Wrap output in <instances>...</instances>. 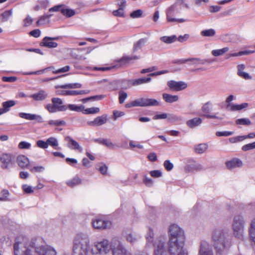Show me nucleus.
Returning <instances> with one entry per match:
<instances>
[{
  "label": "nucleus",
  "mask_w": 255,
  "mask_h": 255,
  "mask_svg": "<svg viewBox=\"0 0 255 255\" xmlns=\"http://www.w3.org/2000/svg\"><path fill=\"white\" fill-rule=\"evenodd\" d=\"M14 255H57L55 250L44 243L39 238L28 240L24 236L15 239L13 244Z\"/></svg>",
  "instance_id": "obj_1"
},
{
  "label": "nucleus",
  "mask_w": 255,
  "mask_h": 255,
  "mask_svg": "<svg viewBox=\"0 0 255 255\" xmlns=\"http://www.w3.org/2000/svg\"><path fill=\"white\" fill-rule=\"evenodd\" d=\"M94 248L90 245L89 236L85 233L76 234L72 240L71 254H64V255H94Z\"/></svg>",
  "instance_id": "obj_2"
},
{
  "label": "nucleus",
  "mask_w": 255,
  "mask_h": 255,
  "mask_svg": "<svg viewBox=\"0 0 255 255\" xmlns=\"http://www.w3.org/2000/svg\"><path fill=\"white\" fill-rule=\"evenodd\" d=\"M228 232L223 229H217L213 231L212 240L213 246L218 253L224 252L230 245L228 239Z\"/></svg>",
  "instance_id": "obj_3"
},
{
  "label": "nucleus",
  "mask_w": 255,
  "mask_h": 255,
  "mask_svg": "<svg viewBox=\"0 0 255 255\" xmlns=\"http://www.w3.org/2000/svg\"><path fill=\"white\" fill-rule=\"evenodd\" d=\"M245 220L241 215H235L232 222V229L234 236L242 239L244 233Z\"/></svg>",
  "instance_id": "obj_4"
},
{
  "label": "nucleus",
  "mask_w": 255,
  "mask_h": 255,
  "mask_svg": "<svg viewBox=\"0 0 255 255\" xmlns=\"http://www.w3.org/2000/svg\"><path fill=\"white\" fill-rule=\"evenodd\" d=\"M168 240L185 242L184 230L176 224L170 225L168 229Z\"/></svg>",
  "instance_id": "obj_5"
},
{
  "label": "nucleus",
  "mask_w": 255,
  "mask_h": 255,
  "mask_svg": "<svg viewBox=\"0 0 255 255\" xmlns=\"http://www.w3.org/2000/svg\"><path fill=\"white\" fill-rule=\"evenodd\" d=\"M159 103L156 100L145 97H142L136 99L132 102L127 103L125 105L127 108H130L134 107H150L157 106Z\"/></svg>",
  "instance_id": "obj_6"
},
{
  "label": "nucleus",
  "mask_w": 255,
  "mask_h": 255,
  "mask_svg": "<svg viewBox=\"0 0 255 255\" xmlns=\"http://www.w3.org/2000/svg\"><path fill=\"white\" fill-rule=\"evenodd\" d=\"M111 249L112 255H130V253L126 249L118 237L111 239Z\"/></svg>",
  "instance_id": "obj_7"
},
{
  "label": "nucleus",
  "mask_w": 255,
  "mask_h": 255,
  "mask_svg": "<svg viewBox=\"0 0 255 255\" xmlns=\"http://www.w3.org/2000/svg\"><path fill=\"white\" fill-rule=\"evenodd\" d=\"M166 237L165 235L158 237L155 239L153 246L154 247V255H168L167 249L165 247Z\"/></svg>",
  "instance_id": "obj_8"
},
{
  "label": "nucleus",
  "mask_w": 255,
  "mask_h": 255,
  "mask_svg": "<svg viewBox=\"0 0 255 255\" xmlns=\"http://www.w3.org/2000/svg\"><path fill=\"white\" fill-rule=\"evenodd\" d=\"M111 240L109 241L107 239H103L102 240L94 243V247L96 251L94 249L95 254L97 255H107L111 251Z\"/></svg>",
  "instance_id": "obj_9"
},
{
  "label": "nucleus",
  "mask_w": 255,
  "mask_h": 255,
  "mask_svg": "<svg viewBox=\"0 0 255 255\" xmlns=\"http://www.w3.org/2000/svg\"><path fill=\"white\" fill-rule=\"evenodd\" d=\"M52 104H48L45 106V109L50 113L57 112H65L67 110V106L63 104L62 99L59 98L51 99Z\"/></svg>",
  "instance_id": "obj_10"
},
{
  "label": "nucleus",
  "mask_w": 255,
  "mask_h": 255,
  "mask_svg": "<svg viewBox=\"0 0 255 255\" xmlns=\"http://www.w3.org/2000/svg\"><path fill=\"white\" fill-rule=\"evenodd\" d=\"M185 242L169 240L167 242L168 255H178L186 250L184 249Z\"/></svg>",
  "instance_id": "obj_11"
},
{
  "label": "nucleus",
  "mask_w": 255,
  "mask_h": 255,
  "mask_svg": "<svg viewBox=\"0 0 255 255\" xmlns=\"http://www.w3.org/2000/svg\"><path fill=\"white\" fill-rule=\"evenodd\" d=\"M14 164V156L9 153L0 155V167L2 169H9Z\"/></svg>",
  "instance_id": "obj_12"
},
{
  "label": "nucleus",
  "mask_w": 255,
  "mask_h": 255,
  "mask_svg": "<svg viewBox=\"0 0 255 255\" xmlns=\"http://www.w3.org/2000/svg\"><path fill=\"white\" fill-rule=\"evenodd\" d=\"M180 12L179 8L176 6V4H174L169 7L166 11V18L168 22H184L186 21L184 18H175L174 17L176 16Z\"/></svg>",
  "instance_id": "obj_13"
},
{
  "label": "nucleus",
  "mask_w": 255,
  "mask_h": 255,
  "mask_svg": "<svg viewBox=\"0 0 255 255\" xmlns=\"http://www.w3.org/2000/svg\"><path fill=\"white\" fill-rule=\"evenodd\" d=\"M235 97L233 95H231L228 97L226 100V102L228 103L227 109L230 111H240L244 109H246L248 107V104L247 103H242L240 105L231 104L230 103L233 101Z\"/></svg>",
  "instance_id": "obj_14"
},
{
  "label": "nucleus",
  "mask_w": 255,
  "mask_h": 255,
  "mask_svg": "<svg viewBox=\"0 0 255 255\" xmlns=\"http://www.w3.org/2000/svg\"><path fill=\"white\" fill-rule=\"evenodd\" d=\"M70 67L69 66H66L61 68H60L56 70H53V73L54 74H58L60 73H64L68 72L70 70ZM48 70H54V67L53 66L49 67L46 68L45 69L38 70L35 72H25L23 74L25 75H40L43 74L45 71H47Z\"/></svg>",
  "instance_id": "obj_15"
},
{
  "label": "nucleus",
  "mask_w": 255,
  "mask_h": 255,
  "mask_svg": "<svg viewBox=\"0 0 255 255\" xmlns=\"http://www.w3.org/2000/svg\"><path fill=\"white\" fill-rule=\"evenodd\" d=\"M185 170L188 172L200 171L205 169L204 166L197 162L193 159L189 160L188 163L184 167Z\"/></svg>",
  "instance_id": "obj_16"
},
{
  "label": "nucleus",
  "mask_w": 255,
  "mask_h": 255,
  "mask_svg": "<svg viewBox=\"0 0 255 255\" xmlns=\"http://www.w3.org/2000/svg\"><path fill=\"white\" fill-rule=\"evenodd\" d=\"M92 226L95 229L105 230L111 228L112 223L109 221L95 219L92 221Z\"/></svg>",
  "instance_id": "obj_17"
},
{
  "label": "nucleus",
  "mask_w": 255,
  "mask_h": 255,
  "mask_svg": "<svg viewBox=\"0 0 255 255\" xmlns=\"http://www.w3.org/2000/svg\"><path fill=\"white\" fill-rule=\"evenodd\" d=\"M167 85L171 90L174 91H182L187 87V84L183 81L170 80L167 82Z\"/></svg>",
  "instance_id": "obj_18"
},
{
  "label": "nucleus",
  "mask_w": 255,
  "mask_h": 255,
  "mask_svg": "<svg viewBox=\"0 0 255 255\" xmlns=\"http://www.w3.org/2000/svg\"><path fill=\"white\" fill-rule=\"evenodd\" d=\"M65 140L67 142V146L69 148L72 150H76L79 152H82V147L80 145L78 142L73 139L71 137L67 136L65 138Z\"/></svg>",
  "instance_id": "obj_19"
},
{
  "label": "nucleus",
  "mask_w": 255,
  "mask_h": 255,
  "mask_svg": "<svg viewBox=\"0 0 255 255\" xmlns=\"http://www.w3.org/2000/svg\"><path fill=\"white\" fill-rule=\"evenodd\" d=\"M198 255H213L212 248L208 243L206 241L201 243Z\"/></svg>",
  "instance_id": "obj_20"
},
{
  "label": "nucleus",
  "mask_w": 255,
  "mask_h": 255,
  "mask_svg": "<svg viewBox=\"0 0 255 255\" xmlns=\"http://www.w3.org/2000/svg\"><path fill=\"white\" fill-rule=\"evenodd\" d=\"M107 115H103L95 118L93 121H90L87 122L89 126L96 127L103 125L107 123Z\"/></svg>",
  "instance_id": "obj_21"
},
{
  "label": "nucleus",
  "mask_w": 255,
  "mask_h": 255,
  "mask_svg": "<svg viewBox=\"0 0 255 255\" xmlns=\"http://www.w3.org/2000/svg\"><path fill=\"white\" fill-rule=\"evenodd\" d=\"M58 39V37H45L41 43V46L50 48H55L58 46V44L55 42H53V40Z\"/></svg>",
  "instance_id": "obj_22"
},
{
  "label": "nucleus",
  "mask_w": 255,
  "mask_h": 255,
  "mask_svg": "<svg viewBox=\"0 0 255 255\" xmlns=\"http://www.w3.org/2000/svg\"><path fill=\"white\" fill-rule=\"evenodd\" d=\"M211 105L210 102H208L205 104L202 107V111L204 113V116L208 119H215L218 120H222L223 118L218 117L216 115H210L208 113L211 110V108L210 105Z\"/></svg>",
  "instance_id": "obj_23"
},
{
  "label": "nucleus",
  "mask_w": 255,
  "mask_h": 255,
  "mask_svg": "<svg viewBox=\"0 0 255 255\" xmlns=\"http://www.w3.org/2000/svg\"><path fill=\"white\" fill-rule=\"evenodd\" d=\"M89 90H62L57 91V93L58 95H67V96H75L78 95H84L89 93Z\"/></svg>",
  "instance_id": "obj_24"
},
{
  "label": "nucleus",
  "mask_w": 255,
  "mask_h": 255,
  "mask_svg": "<svg viewBox=\"0 0 255 255\" xmlns=\"http://www.w3.org/2000/svg\"><path fill=\"white\" fill-rule=\"evenodd\" d=\"M48 95V93L46 91L40 90L38 92L30 95L28 97L36 101H42L47 99Z\"/></svg>",
  "instance_id": "obj_25"
},
{
  "label": "nucleus",
  "mask_w": 255,
  "mask_h": 255,
  "mask_svg": "<svg viewBox=\"0 0 255 255\" xmlns=\"http://www.w3.org/2000/svg\"><path fill=\"white\" fill-rule=\"evenodd\" d=\"M16 162L22 169L28 168L29 165V159L23 155H19L16 157Z\"/></svg>",
  "instance_id": "obj_26"
},
{
  "label": "nucleus",
  "mask_w": 255,
  "mask_h": 255,
  "mask_svg": "<svg viewBox=\"0 0 255 255\" xmlns=\"http://www.w3.org/2000/svg\"><path fill=\"white\" fill-rule=\"evenodd\" d=\"M227 168L229 169H233L236 168L241 167L243 166V162L239 158H233L230 161L226 162Z\"/></svg>",
  "instance_id": "obj_27"
},
{
  "label": "nucleus",
  "mask_w": 255,
  "mask_h": 255,
  "mask_svg": "<svg viewBox=\"0 0 255 255\" xmlns=\"http://www.w3.org/2000/svg\"><path fill=\"white\" fill-rule=\"evenodd\" d=\"M125 238L127 242L133 244L140 239V237L135 233H128L125 236Z\"/></svg>",
  "instance_id": "obj_28"
},
{
  "label": "nucleus",
  "mask_w": 255,
  "mask_h": 255,
  "mask_svg": "<svg viewBox=\"0 0 255 255\" xmlns=\"http://www.w3.org/2000/svg\"><path fill=\"white\" fill-rule=\"evenodd\" d=\"M249 233L250 239L255 246V218L251 221Z\"/></svg>",
  "instance_id": "obj_29"
},
{
  "label": "nucleus",
  "mask_w": 255,
  "mask_h": 255,
  "mask_svg": "<svg viewBox=\"0 0 255 255\" xmlns=\"http://www.w3.org/2000/svg\"><path fill=\"white\" fill-rule=\"evenodd\" d=\"M202 123V120L200 118H195L186 122L187 126L190 128H193L200 126Z\"/></svg>",
  "instance_id": "obj_30"
},
{
  "label": "nucleus",
  "mask_w": 255,
  "mask_h": 255,
  "mask_svg": "<svg viewBox=\"0 0 255 255\" xmlns=\"http://www.w3.org/2000/svg\"><path fill=\"white\" fill-rule=\"evenodd\" d=\"M19 116L21 118L25 119L27 120H41L42 119L40 116H37L34 114L25 113H19Z\"/></svg>",
  "instance_id": "obj_31"
},
{
  "label": "nucleus",
  "mask_w": 255,
  "mask_h": 255,
  "mask_svg": "<svg viewBox=\"0 0 255 255\" xmlns=\"http://www.w3.org/2000/svg\"><path fill=\"white\" fill-rule=\"evenodd\" d=\"M47 146H50L55 149H60L58 146L59 142L58 139L55 137H50L47 139Z\"/></svg>",
  "instance_id": "obj_32"
},
{
  "label": "nucleus",
  "mask_w": 255,
  "mask_h": 255,
  "mask_svg": "<svg viewBox=\"0 0 255 255\" xmlns=\"http://www.w3.org/2000/svg\"><path fill=\"white\" fill-rule=\"evenodd\" d=\"M162 97L166 102L169 103L177 102L179 100V97L177 95H172L166 93H164L162 95Z\"/></svg>",
  "instance_id": "obj_33"
},
{
  "label": "nucleus",
  "mask_w": 255,
  "mask_h": 255,
  "mask_svg": "<svg viewBox=\"0 0 255 255\" xmlns=\"http://www.w3.org/2000/svg\"><path fill=\"white\" fill-rule=\"evenodd\" d=\"M67 106V110L69 109L71 111L76 112H82L83 113L84 106L82 105H76V104H68Z\"/></svg>",
  "instance_id": "obj_34"
},
{
  "label": "nucleus",
  "mask_w": 255,
  "mask_h": 255,
  "mask_svg": "<svg viewBox=\"0 0 255 255\" xmlns=\"http://www.w3.org/2000/svg\"><path fill=\"white\" fill-rule=\"evenodd\" d=\"M60 11L64 15L68 17H71L75 14L74 10L68 8L64 5H63V7L60 9Z\"/></svg>",
  "instance_id": "obj_35"
},
{
  "label": "nucleus",
  "mask_w": 255,
  "mask_h": 255,
  "mask_svg": "<svg viewBox=\"0 0 255 255\" xmlns=\"http://www.w3.org/2000/svg\"><path fill=\"white\" fill-rule=\"evenodd\" d=\"M16 104L15 101L13 100H8L2 103V109L5 113L10 110V108L13 107Z\"/></svg>",
  "instance_id": "obj_36"
},
{
  "label": "nucleus",
  "mask_w": 255,
  "mask_h": 255,
  "mask_svg": "<svg viewBox=\"0 0 255 255\" xmlns=\"http://www.w3.org/2000/svg\"><path fill=\"white\" fill-rule=\"evenodd\" d=\"M145 238L146 240V243L147 245L151 243H152L153 244L155 240H154V232L152 228H148L147 233L146 234Z\"/></svg>",
  "instance_id": "obj_37"
},
{
  "label": "nucleus",
  "mask_w": 255,
  "mask_h": 255,
  "mask_svg": "<svg viewBox=\"0 0 255 255\" xmlns=\"http://www.w3.org/2000/svg\"><path fill=\"white\" fill-rule=\"evenodd\" d=\"M138 59H139V57L137 56H134L133 57H123L118 60L119 64H117L116 66L121 67L122 65H124L131 60Z\"/></svg>",
  "instance_id": "obj_38"
},
{
  "label": "nucleus",
  "mask_w": 255,
  "mask_h": 255,
  "mask_svg": "<svg viewBox=\"0 0 255 255\" xmlns=\"http://www.w3.org/2000/svg\"><path fill=\"white\" fill-rule=\"evenodd\" d=\"M208 145L206 143H200L194 147L195 151L198 154L203 153L207 150Z\"/></svg>",
  "instance_id": "obj_39"
},
{
  "label": "nucleus",
  "mask_w": 255,
  "mask_h": 255,
  "mask_svg": "<svg viewBox=\"0 0 255 255\" xmlns=\"http://www.w3.org/2000/svg\"><path fill=\"white\" fill-rule=\"evenodd\" d=\"M82 87V85L80 83H74V84H67L60 86H56L55 87V88H62V89H67V88H70V89H74V88H80Z\"/></svg>",
  "instance_id": "obj_40"
},
{
  "label": "nucleus",
  "mask_w": 255,
  "mask_h": 255,
  "mask_svg": "<svg viewBox=\"0 0 255 255\" xmlns=\"http://www.w3.org/2000/svg\"><path fill=\"white\" fill-rule=\"evenodd\" d=\"M160 40L166 44H170L175 42L177 40V37L175 35L170 36H164L161 37Z\"/></svg>",
  "instance_id": "obj_41"
},
{
  "label": "nucleus",
  "mask_w": 255,
  "mask_h": 255,
  "mask_svg": "<svg viewBox=\"0 0 255 255\" xmlns=\"http://www.w3.org/2000/svg\"><path fill=\"white\" fill-rule=\"evenodd\" d=\"M147 39L146 38H142L137 41L134 44L133 47V51L134 52L140 49L142 46L146 42Z\"/></svg>",
  "instance_id": "obj_42"
},
{
  "label": "nucleus",
  "mask_w": 255,
  "mask_h": 255,
  "mask_svg": "<svg viewBox=\"0 0 255 255\" xmlns=\"http://www.w3.org/2000/svg\"><path fill=\"white\" fill-rule=\"evenodd\" d=\"M229 49V48L227 47L220 49H215L212 51L211 53L214 56H219L228 51Z\"/></svg>",
  "instance_id": "obj_43"
},
{
  "label": "nucleus",
  "mask_w": 255,
  "mask_h": 255,
  "mask_svg": "<svg viewBox=\"0 0 255 255\" xmlns=\"http://www.w3.org/2000/svg\"><path fill=\"white\" fill-rule=\"evenodd\" d=\"M150 81L151 78L150 77L140 78L133 80L132 84L134 86H137L142 84L148 83Z\"/></svg>",
  "instance_id": "obj_44"
},
{
  "label": "nucleus",
  "mask_w": 255,
  "mask_h": 255,
  "mask_svg": "<svg viewBox=\"0 0 255 255\" xmlns=\"http://www.w3.org/2000/svg\"><path fill=\"white\" fill-rule=\"evenodd\" d=\"M81 183V180L78 177H75L73 179L67 181L66 184L69 187H74Z\"/></svg>",
  "instance_id": "obj_45"
},
{
  "label": "nucleus",
  "mask_w": 255,
  "mask_h": 255,
  "mask_svg": "<svg viewBox=\"0 0 255 255\" xmlns=\"http://www.w3.org/2000/svg\"><path fill=\"white\" fill-rule=\"evenodd\" d=\"M215 30L212 28L203 30L201 32V34L203 36L205 37H212L214 36L215 35Z\"/></svg>",
  "instance_id": "obj_46"
},
{
  "label": "nucleus",
  "mask_w": 255,
  "mask_h": 255,
  "mask_svg": "<svg viewBox=\"0 0 255 255\" xmlns=\"http://www.w3.org/2000/svg\"><path fill=\"white\" fill-rule=\"evenodd\" d=\"M95 141L107 146L109 148H112L114 147V145L113 142L111 140L107 139H96Z\"/></svg>",
  "instance_id": "obj_47"
},
{
  "label": "nucleus",
  "mask_w": 255,
  "mask_h": 255,
  "mask_svg": "<svg viewBox=\"0 0 255 255\" xmlns=\"http://www.w3.org/2000/svg\"><path fill=\"white\" fill-rule=\"evenodd\" d=\"M52 16V14L45 15L41 16L39 19L37 21L38 25H43L48 23L49 20V18Z\"/></svg>",
  "instance_id": "obj_48"
},
{
  "label": "nucleus",
  "mask_w": 255,
  "mask_h": 255,
  "mask_svg": "<svg viewBox=\"0 0 255 255\" xmlns=\"http://www.w3.org/2000/svg\"><path fill=\"white\" fill-rule=\"evenodd\" d=\"M12 13V10H6L4 11L0 16V18L1 19L2 21H7L9 18L11 16Z\"/></svg>",
  "instance_id": "obj_49"
},
{
  "label": "nucleus",
  "mask_w": 255,
  "mask_h": 255,
  "mask_svg": "<svg viewBox=\"0 0 255 255\" xmlns=\"http://www.w3.org/2000/svg\"><path fill=\"white\" fill-rule=\"evenodd\" d=\"M236 124L237 125L249 126L251 124V122L249 119L242 118L237 119L236 121Z\"/></svg>",
  "instance_id": "obj_50"
},
{
  "label": "nucleus",
  "mask_w": 255,
  "mask_h": 255,
  "mask_svg": "<svg viewBox=\"0 0 255 255\" xmlns=\"http://www.w3.org/2000/svg\"><path fill=\"white\" fill-rule=\"evenodd\" d=\"M100 112V109L97 107H92L87 109H84L83 114H92L98 113Z\"/></svg>",
  "instance_id": "obj_51"
},
{
  "label": "nucleus",
  "mask_w": 255,
  "mask_h": 255,
  "mask_svg": "<svg viewBox=\"0 0 255 255\" xmlns=\"http://www.w3.org/2000/svg\"><path fill=\"white\" fill-rule=\"evenodd\" d=\"M48 124L49 125H53L55 126H64L66 124V122L63 120H50L48 121Z\"/></svg>",
  "instance_id": "obj_52"
},
{
  "label": "nucleus",
  "mask_w": 255,
  "mask_h": 255,
  "mask_svg": "<svg viewBox=\"0 0 255 255\" xmlns=\"http://www.w3.org/2000/svg\"><path fill=\"white\" fill-rule=\"evenodd\" d=\"M128 97V94L123 91H120L119 92V101L120 104H122L124 103L125 100Z\"/></svg>",
  "instance_id": "obj_53"
},
{
  "label": "nucleus",
  "mask_w": 255,
  "mask_h": 255,
  "mask_svg": "<svg viewBox=\"0 0 255 255\" xmlns=\"http://www.w3.org/2000/svg\"><path fill=\"white\" fill-rule=\"evenodd\" d=\"M190 59H197L198 60L197 61H189V62H192L191 64L196 65L198 64H205L207 63H210L209 60L208 59H200L198 58H191Z\"/></svg>",
  "instance_id": "obj_54"
},
{
  "label": "nucleus",
  "mask_w": 255,
  "mask_h": 255,
  "mask_svg": "<svg viewBox=\"0 0 255 255\" xmlns=\"http://www.w3.org/2000/svg\"><path fill=\"white\" fill-rule=\"evenodd\" d=\"M253 149H255V141L251 143L245 144L242 147V149L244 151L250 150Z\"/></svg>",
  "instance_id": "obj_55"
},
{
  "label": "nucleus",
  "mask_w": 255,
  "mask_h": 255,
  "mask_svg": "<svg viewBox=\"0 0 255 255\" xmlns=\"http://www.w3.org/2000/svg\"><path fill=\"white\" fill-rule=\"evenodd\" d=\"M143 182L147 187H151L153 184V180L148 177L146 175L144 176Z\"/></svg>",
  "instance_id": "obj_56"
},
{
  "label": "nucleus",
  "mask_w": 255,
  "mask_h": 255,
  "mask_svg": "<svg viewBox=\"0 0 255 255\" xmlns=\"http://www.w3.org/2000/svg\"><path fill=\"white\" fill-rule=\"evenodd\" d=\"M142 11L140 9H137L132 12L130 16L133 18L140 17L142 14Z\"/></svg>",
  "instance_id": "obj_57"
},
{
  "label": "nucleus",
  "mask_w": 255,
  "mask_h": 255,
  "mask_svg": "<svg viewBox=\"0 0 255 255\" xmlns=\"http://www.w3.org/2000/svg\"><path fill=\"white\" fill-rule=\"evenodd\" d=\"M234 134L233 131H217L216 133V135L217 136H228Z\"/></svg>",
  "instance_id": "obj_58"
},
{
  "label": "nucleus",
  "mask_w": 255,
  "mask_h": 255,
  "mask_svg": "<svg viewBox=\"0 0 255 255\" xmlns=\"http://www.w3.org/2000/svg\"><path fill=\"white\" fill-rule=\"evenodd\" d=\"M22 189L25 193L31 194L33 193L34 190L31 186L27 184H24L22 186Z\"/></svg>",
  "instance_id": "obj_59"
},
{
  "label": "nucleus",
  "mask_w": 255,
  "mask_h": 255,
  "mask_svg": "<svg viewBox=\"0 0 255 255\" xmlns=\"http://www.w3.org/2000/svg\"><path fill=\"white\" fill-rule=\"evenodd\" d=\"M150 175L154 178H158L162 176V172L159 170H152L150 172Z\"/></svg>",
  "instance_id": "obj_60"
},
{
  "label": "nucleus",
  "mask_w": 255,
  "mask_h": 255,
  "mask_svg": "<svg viewBox=\"0 0 255 255\" xmlns=\"http://www.w3.org/2000/svg\"><path fill=\"white\" fill-rule=\"evenodd\" d=\"M36 144L38 147L41 148L46 149L48 148L47 141L39 140L37 141Z\"/></svg>",
  "instance_id": "obj_61"
},
{
  "label": "nucleus",
  "mask_w": 255,
  "mask_h": 255,
  "mask_svg": "<svg viewBox=\"0 0 255 255\" xmlns=\"http://www.w3.org/2000/svg\"><path fill=\"white\" fill-rule=\"evenodd\" d=\"M31 144L26 141H21L18 144V147L20 149H29Z\"/></svg>",
  "instance_id": "obj_62"
},
{
  "label": "nucleus",
  "mask_w": 255,
  "mask_h": 255,
  "mask_svg": "<svg viewBox=\"0 0 255 255\" xmlns=\"http://www.w3.org/2000/svg\"><path fill=\"white\" fill-rule=\"evenodd\" d=\"M163 165L167 171H171L173 168V164L168 160H165Z\"/></svg>",
  "instance_id": "obj_63"
},
{
  "label": "nucleus",
  "mask_w": 255,
  "mask_h": 255,
  "mask_svg": "<svg viewBox=\"0 0 255 255\" xmlns=\"http://www.w3.org/2000/svg\"><path fill=\"white\" fill-rule=\"evenodd\" d=\"M17 78L16 77L11 76V77H2V80L3 82H14L17 80Z\"/></svg>",
  "instance_id": "obj_64"
}]
</instances>
